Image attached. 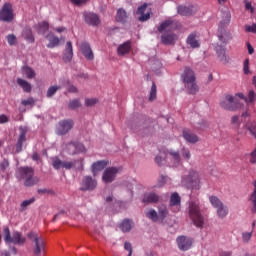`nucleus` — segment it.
Listing matches in <instances>:
<instances>
[{
	"mask_svg": "<svg viewBox=\"0 0 256 256\" xmlns=\"http://www.w3.org/2000/svg\"><path fill=\"white\" fill-rule=\"evenodd\" d=\"M173 29H179V24L172 19H168L158 26L159 33H162L161 41L164 45H173L177 41V35L173 33Z\"/></svg>",
	"mask_w": 256,
	"mask_h": 256,
	"instance_id": "nucleus-1",
	"label": "nucleus"
},
{
	"mask_svg": "<svg viewBox=\"0 0 256 256\" xmlns=\"http://www.w3.org/2000/svg\"><path fill=\"white\" fill-rule=\"evenodd\" d=\"M239 99H244L243 93H237L235 96L226 94L220 100L219 105L225 111H239V109H243V104Z\"/></svg>",
	"mask_w": 256,
	"mask_h": 256,
	"instance_id": "nucleus-2",
	"label": "nucleus"
},
{
	"mask_svg": "<svg viewBox=\"0 0 256 256\" xmlns=\"http://www.w3.org/2000/svg\"><path fill=\"white\" fill-rule=\"evenodd\" d=\"M181 185L186 189L192 191H199L201 189V176L195 169H190L185 175L182 176Z\"/></svg>",
	"mask_w": 256,
	"mask_h": 256,
	"instance_id": "nucleus-3",
	"label": "nucleus"
},
{
	"mask_svg": "<svg viewBox=\"0 0 256 256\" xmlns=\"http://www.w3.org/2000/svg\"><path fill=\"white\" fill-rule=\"evenodd\" d=\"M155 162L158 165H163L166 162L170 167H179V165H181V156L179 155V151L175 150L160 152V154L156 156Z\"/></svg>",
	"mask_w": 256,
	"mask_h": 256,
	"instance_id": "nucleus-4",
	"label": "nucleus"
},
{
	"mask_svg": "<svg viewBox=\"0 0 256 256\" xmlns=\"http://www.w3.org/2000/svg\"><path fill=\"white\" fill-rule=\"evenodd\" d=\"M189 217L196 227H203L204 218L201 215L199 200H191L189 202Z\"/></svg>",
	"mask_w": 256,
	"mask_h": 256,
	"instance_id": "nucleus-5",
	"label": "nucleus"
},
{
	"mask_svg": "<svg viewBox=\"0 0 256 256\" xmlns=\"http://www.w3.org/2000/svg\"><path fill=\"white\" fill-rule=\"evenodd\" d=\"M182 79L185 84V88L187 89L188 93H190V95H195V93L199 91V88L195 83V73L193 72V70H191V68L184 69Z\"/></svg>",
	"mask_w": 256,
	"mask_h": 256,
	"instance_id": "nucleus-6",
	"label": "nucleus"
},
{
	"mask_svg": "<svg viewBox=\"0 0 256 256\" xmlns=\"http://www.w3.org/2000/svg\"><path fill=\"white\" fill-rule=\"evenodd\" d=\"M52 165L54 167V169H73V167H75V169L78 170H83V158L71 162V161H61V159H59L58 157H54L52 158Z\"/></svg>",
	"mask_w": 256,
	"mask_h": 256,
	"instance_id": "nucleus-7",
	"label": "nucleus"
},
{
	"mask_svg": "<svg viewBox=\"0 0 256 256\" xmlns=\"http://www.w3.org/2000/svg\"><path fill=\"white\" fill-rule=\"evenodd\" d=\"M18 174L20 179H24V185L26 187H33V185H37L39 183V178L37 176H33V168L22 167L18 169Z\"/></svg>",
	"mask_w": 256,
	"mask_h": 256,
	"instance_id": "nucleus-8",
	"label": "nucleus"
},
{
	"mask_svg": "<svg viewBox=\"0 0 256 256\" xmlns=\"http://www.w3.org/2000/svg\"><path fill=\"white\" fill-rule=\"evenodd\" d=\"M28 239L34 241L33 253L36 256H41L42 253H45V240L36 232H30L27 235Z\"/></svg>",
	"mask_w": 256,
	"mask_h": 256,
	"instance_id": "nucleus-9",
	"label": "nucleus"
},
{
	"mask_svg": "<svg viewBox=\"0 0 256 256\" xmlns=\"http://www.w3.org/2000/svg\"><path fill=\"white\" fill-rule=\"evenodd\" d=\"M4 241L5 243H13L14 245H23L27 239L20 232H13L11 237V231L9 227L4 228Z\"/></svg>",
	"mask_w": 256,
	"mask_h": 256,
	"instance_id": "nucleus-10",
	"label": "nucleus"
},
{
	"mask_svg": "<svg viewBox=\"0 0 256 256\" xmlns=\"http://www.w3.org/2000/svg\"><path fill=\"white\" fill-rule=\"evenodd\" d=\"M15 19V13L13 12V6L9 3L3 5L0 10V20L4 23H11Z\"/></svg>",
	"mask_w": 256,
	"mask_h": 256,
	"instance_id": "nucleus-11",
	"label": "nucleus"
},
{
	"mask_svg": "<svg viewBox=\"0 0 256 256\" xmlns=\"http://www.w3.org/2000/svg\"><path fill=\"white\" fill-rule=\"evenodd\" d=\"M158 219L159 223H163V225H171L173 216L169 214V209H167V206L160 205L158 207Z\"/></svg>",
	"mask_w": 256,
	"mask_h": 256,
	"instance_id": "nucleus-12",
	"label": "nucleus"
},
{
	"mask_svg": "<svg viewBox=\"0 0 256 256\" xmlns=\"http://www.w3.org/2000/svg\"><path fill=\"white\" fill-rule=\"evenodd\" d=\"M64 151L69 155H77V153H85V146L79 142H71L62 146Z\"/></svg>",
	"mask_w": 256,
	"mask_h": 256,
	"instance_id": "nucleus-13",
	"label": "nucleus"
},
{
	"mask_svg": "<svg viewBox=\"0 0 256 256\" xmlns=\"http://www.w3.org/2000/svg\"><path fill=\"white\" fill-rule=\"evenodd\" d=\"M169 205L173 213L181 211V196L177 192L171 194Z\"/></svg>",
	"mask_w": 256,
	"mask_h": 256,
	"instance_id": "nucleus-14",
	"label": "nucleus"
},
{
	"mask_svg": "<svg viewBox=\"0 0 256 256\" xmlns=\"http://www.w3.org/2000/svg\"><path fill=\"white\" fill-rule=\"evenodd\" d=\"M119 173L118 167H110L107 168L102 176V179L104 183H112V181H115V177H117V174Z\"/></svg>",
	"mask_w": 256,
	"mask_h": 256,
	"instance_id": "nucleus-15",
	"label": "nucleus"
},
{
	"mask_svg": "<svg viewBox=\"0 0 256 256\" xmlns=\"http://www.w3.org/2000/svg\"><path fill=\"white\" fill-rule=\"evenodd\" d=\"M176 243L180 251H189V249H191V245H193V240L186 236H179L176 239Z\"/></svg>",
	"mask_w": 256,
	"mask_h": 256,
	"instance_id": "nucleus-16",
	"label": "nucleus"
},
{
	"mask_svg": "<svg viewBox=\"0 0 256 256\" xmlns=\"http://www.w3.org/2000/svg\"><path fill=\"white\" fill-rule=\"evenodd\" d=\"M97 187V181L91 176H85L82 180L80 189L82 191H93Z\"/></svg>",
	"mask_w": 256,
	"mask_h": 256,
	"instance_id": "nucleus-17",
	"label": "nucleus"
},
{
	"mask_svg": "<svg viewBox=\"0 0 256 256\" xmlns=\"http://www.w3.org/2000/svg\"><path fill=\"white\" fill-rule=\"evenodd\" d=\"M73 129V120H62L59 122L57 127L58 135H65Z\"/></svg>",
	"mask_w": 256,
	"mask_h": 256,
	"instance_id": "nucleus-18",
	"label": "nucleus"
},
{
	"mask_svg": "<svg viewBox=\"0 0 256 256\" xmlns=\"http://www.w3.org/2000/svg\"><path fill=\"white\" fill-rule=\"evenodd\" d=\"M106 203H108V205H111L112 203V207H114L115 209H118V211L127 209V207H129V203L117 201V199L113 198V195L106 197Z\"/></svg>",
	"mask_w": 256,
	"mask_h": 256,
	"instance_id": "nucleus-19",
	"label": "nucleus"
},
{
	"mask_svg": "<svg viewBox=\"0 0 256 256\" xmlns=\"http://www.w3.org/2000/svg\"><path fill=\"white\" fill-rule=\"evenodd\" d=\"M62 59L64 63H71L73 59V44L69 41L66 43Z\"/></svg>",
	"mask_w": 256,
	"mask_h": 256,
	"instance_id": "nucleus-20",
	"label": "nucleus"
},
{
	"mask_svg": "<svg viewBox=\"0 0 256 256\" xmlns=\"http://www.w3.org/2000/svg\"><path fill=\"white\" fill-rule=\"evenodd\" d=\"M27 129L20 127V135L16 144V153H21L23 151V143L26 141Z\"/></svg>",
	"mask_w": 256,
	"mask_h": 256,
	"instance_id": "nucleus-21",
	"label": "nucleus"
},
{
	"mask_svg": "<svg viewBox=\"0 0 256 256\" xmlns=\"http://www.w3.org/2000/svg\"><path fill=\"white\" fill-rule=\"evenodd\" d=\"M137 15H141L139 21H148L151 17V10L147 9V4H143L137 10Z\"/></svg>",
	"mask_w": 256,
	"mask_h": 256,
	"instance_id": "nucleus-22",
	"label": "nucleus"
},
{
	"mask_svg": "<svg viewBox=\"0 0 256 256\" xmlns=\"http://www.w3.org/2000/svg\"><path fill=\"white\" fill-rule=\"evenodd\" d=\"M217 35L220 43H223V45H227V43H229V41L233 39V36H231V32L227 30H218Z\"/></svg>",
	"mask_w": 256,
	"mask_h": 256,
	"instance_id": "nucleus-23",
	"label": "nucleus"
},
{
	"mask_svg": "<svg viewBox=\"0 0 256 256\" xmlns=\"http://www.w3.org/2000/svg\"><path fill=\"white\" fill-rule=\"evenodd\" d=\"M229 23H231V13L225 12L222 16V20L219 23L218 31L227 30V27H229Z\"/></svg>",
	"mask_w": 256,
	"mask_h": 256,
	"instance_id": "nucleus-24",
	"label": "nucleus"
},
{
	"mask_svg": "<svg viewBox=\"0 0 256 256\" xmlns=\"http://www.w3.org/2000/svg\"><path fill=\"white\" fill-rule=\"evenodd\" d=\"M161 197L155 192H148L144 194L143 203H159Z\"/></svg>",
	"mask_w": 256,
	"mask_h": 256,
	"instance_id": "nucleus-25",
	"label": "nucleus"
},
{
	"mask_svg": "<svg viewBox=\"0 0 256 256\" xmlns=\"http://www.w3.org/2000/svg\"><path fill=\"white\" fill-rule=\"evenodd\" d=\"M84 19H85L86 23H88L89 25H99V23H101V21L99 20V16H97V14L91 13V12L85 13Z\"/></svg>",
	"mask_w": 256,
	"mask_h": 256,
	"instance_id": "nucleus-26",
	"label": "nucleus"
},
{
	"mask_svg": "<svg viewBox=\"0 0 256 256\" xmlns=\"http://www.w3.org/2000/svg\"><path fill=\"white\" fill-rule=\"evenodd\" d=\"M187 44L192 48V49H197L199 47V36H197V33L193 32L191 33L188 38H187Z\"/></svg>",
	"mask_w": 256,
	"mask_h": 256,
	"instance_id": "nucleus-27",
	"label": "nucleus"
},
{
	"mask_svg": "<svg viewBox=\"0 0 256 256\" xmlns=\"http://www.w3.org/2000/svg\"><path fill=\"white\" fill-rule=\"evenodd\" d=\"M130 51H131V41L124 42L117 49V53L120 57H123V55H127V53H129Z\"/></svg>",
	"mask_w": 256,
	"mask_h": 256,
	"instance_id": "nucleus-28",
	"label": "nucleus"
},
{
	"mask_svg": "<svg viewBox=\"0 0 256 256\" xmlns=\"http://www.w3.org/2000/svg\"><path fill=\"white\" fill-rule=\"evenodd\" d=\"M108 164L105 160H100L92 164V173L93 175H97L99 171H103L106 165Z\"/></svg>",
	"mask_w": 256,
	"mask_h": 256,
	"instance_id": "nucleus-29",
	"label": "nucleus"
},
{
	"mask_svg": "<svg viewBox=\"0 0 256 256\" xmlns=\"http://www.w3.org/2000/svg\"><path fill=\"white\" fill-rule=\"evenodd\" d=\"M81 51L89 61L93 60V51L91 50V47L87 43H83L81 45Z\"/></svg>",
	"mask_w": 256,
	"mask_h": 256,
	"instance_id": "nucleus-30",
	"label": "nucleus"
},
{
	"mask_svg": "<svg viewBox=\"0 0 256 256\" xmlns=\"http://www.w3.org/2000/svg\"><path fill=\"white\" fill-rule=\"evenodd\" d=\"M183 137H184L185 141H187L188 143H197V141H199V137H197V135L191 133V131H189V130H185L183 132Z\"/></svg>",
	"mask_w": 256,
	"mask_h": 256,
	"instance_id": "nucleus-31",
	"label": "nucleus"
},
{
	"mask_svg": "<svg viewBox=\"0 0 256 256\" xmlns=\"http://www.w3.org/2000/svg\"><path fill=\"white\" fill-rule=\"evenodd\" d=\"M46 39L49 41V43L47 44V47L49 49H53V48L57 47V45H59V38H57L53 34H48L46 36Z\"/></svg>",
	"mask_w": 256,
	"mask_h": 256,
	"instance_id": "nucleus-32",
	"label": "nucleus"
},
{
	"mask_svg": "<svg viewBox=\"0 0 256 256\" xmlns=\"http://www.w3.org/2000/svg\"><path fill=\"white\" fill-rule=\"evenodd\" d=\"M255 225L256 221L254 220L252 222V229L250 232H243L242 233V241L243 243H249L251 241V238L253 237V231H255Z\"/></svg>",
	"mask_w": 256,
	"mask_h": 256,
	"instance_id": "nucleus-33",
	"label": "nucleus"
},
{
	"mask_svg": "<svg viewBox=\"0 0 256 256\" xmlns=\"http://www.w3.org/2000/svg\"><path fill=\"white\" fill-rule=\"evenodd\" d=\"M120 229L123 231V233H127L133 229V222L129 219H125L120 224Z\"/></svg>",
	"mask_w": 256,
	"mask_h": 256,
	"instance_id": "nucleus-34",
	"label": "nucleus"
},
{
	"mask_svg": "<svg viewBox=\"0 0 256 256\" xmlns=\"http://www.w3.org/2000/svg\"><path fill=\"white\" fill-rule=\"evenodd\" d=\"M179 15L187 17L189 15H193V7L179 6L177 8Z\"/></svg>",
	"mask_w": 256,
	"mask_h": 256,
	"instance_id": "nucleus-35",
	"label": "nucleus"
},
{
	"mask_svg": "<svg viewBox=\"0 0 256 256\" xmlns=\"http://www.w3.org/2000/svg\"><path fill=\"white\" fill-rule=\"evenodd\" d=\"M22 75H24V77H27V79H34L36 74L35 70H33L31 67L24 66L22 67Z\"/></svg>",
	"mask_w": 256,
	"mask_h": 256,
	"instance_id": "nucleus-36",
	"label": "nucleus"
},
{
	"mask_svg": "<svg viewBox=\"0 0 256 256\" xmlns=\"http://www.w3.org/2000/svg\"><path fill=\"white\" fill-rule=\"evenodd\" d=\"M146 217L150 219V221H153L154 223L159 222V213L155 211L154 209H150L146 212Z\"/></svg>",
	"mask_w": 256,
	"mask_h": 256,
	"instance_id": "nucleus-37",
	"label": "nucleus"
},
{
	"mask_svg": "<svg viewBox=\"0 0 256 256\" xmlns=\"http://www.w3.org/2000/svg\"><path fill=\"white\" fill-rule=\"evenodd\" d=\"M17 83L20 87H22V89H23V91H25V93H31V84L29 82H27L26 80H23L21 78H18Z\"/></svg>",
	"mask_w": 256,
	"mask_h": 256,
	"instance_id": "nucleus-38",
	"label": "nucleus"
},
{
	"mask_svg": "<svg viewBox=\"0 0 256 256\" xmlns=\"http://www.w3.org/2000/svg\"><path fill=\"white\" fill-rule=\"evenodd\" d=\"M217 215L220 219H225V217L229 215V209H227V207L222 204V206L217 208Z\"/></svg>",
	"mask_w": 256,
	"mask_h": 256,
	"instance_id": "nucleus-39",
	"label": "nucleus"
},
{
	"mask_svg": "<svg viewBox=\"0 0 256 256\" xmlns=\"http://www.w3.org/2000/svg\"><path fill=\"white\" fill-rule=\"evenodd\" d=\"M243 97L244 98H240V99H243V101H245V103L247 105H251V103H255L256 95H255V92L253 90L249 91L247 98L245 97L244 94H243Z\"/></svg>",
	"mask_w": 256,
	"mask_h": 256,
	"instance_id": "nucleus-40",
	"label": "nucleus"
},
{
	"mask_svg": "<svg viewBox=\"0 0 256 256\" xmlns=\"http://www.w3.org/2000/svg\"><path fill=\"white\" fill-rule=\"evenodd\" d=\"M22 37H24V39L28 41V43H33V41H35V38L33 37V33L29 28L24 29L22 33Z\"/></svg>",
	"mask_w": 256,
	"mask_h": 256,
	"instance_id": "nucleus-41",
	"label": "nucleus"
},
{
	"mask_svg": "<svg viewBox=\"0 0 256 256\" xmlns=\"http://www.w3.org/2000/svg\"><path fill=\"white\" fill-rule=\"evenodd\" d=\"M125 19H127V12H125L123 9H119L117 11L116 21L119 23H125Z\"/></svg>",
	"mask_w": 256,
	"mask_h": 256,
	"instance_id": "nucleus-42",
	"label": "nucleus"
},
{
	"mask_svg": "<svg viewBox=\"0 0 256 256\" xmlns=\"http://www.w3.org/2000/svg\"><path fill=\"white\" fill-rule=\"evenodd\" d=\"M209 201L212 207H215V209H218L223 205V202H221V200L217 196H210Z\"/></svg>",
	"mask_w": 256,
	"mask_h": 256,
	"instance_id": "nucleus-43",
	"label": "nucleus"
},
{
	"mask_svg": "<svg viewBox=\"0 0 256 256\" xmlns=\"http://www.w3.org/2000/svg\"><path fill=\"white\" fill-rule=\"evenodd\" d=\"M250 201L252 203V213H256V181L254 182V190L250 196Z\"/></svg>",
	"mask_w": 256,
	"mask_h": 256,
	"instance_id": "nucleus-44",
	"label": "nucleus"
},
{
	"mask_svg": "<svg viewBox=\"0 0 256 256\" xmlns=\"http://www.w3.org/2000/svg\"><path fill=\"white\" fill-rule=\"evenodd\" d=\"M155 99H157V85L153 82L150 90L149 101H155Z\"/></svg>",
	"mask_w": 256,
	"mask_h": 256,
	"instance_id": "nucleus-45",
	"label": "nucleus"
},
{
	"mask_svg": "<svg viewBox=\"0 0 256 256\" xmlns=\"http://www.w3.org/2000/svg\"><path fill=\"white\" fill-rule=\"evenodd\" d=\"M246 128L250 131V134L253 135L256 139V122H249L246 124Z\"/></svg>",
	"mask_w": 256,
	"mask_h": 256,
	"instance_id": "nucleus-46",
	"label": "nucleus"
},
{
	"mask_svg": "<svg viewBox=\"0 0 256 256\" xmlns=\"http://www.w3.org/2000/svg\"><path fill=\"white\" fill-rule=\"evenodd\" d=\"M33 203H35V198H30L28 200H24L21 204V210L25 211V209H27L29 207V205H33Z\"/></svg>",
	"mask_w": 256,
	"mask_h": 256,
	"instance_id": "nucleus-47",
	"label": "nucleus"
},
{
	"mask_svg": "<svg viewBox=\"0 0 256 256\" xmlns=\"http://www.w3.org/2000/svg\"><path fill=\"white\" fill-rule=\"evenodd\" d=\"M59 89H61V86H50L47 90V97H53L55 93H57V91H59Z\"/></svg>",
	"mask_w": 256,
	"mask_h": 256,
	"instance_id": "nucleus-48",
	"label": "nucleus"
},
{
	"mask_svg": "<svg viewBox=\"0 0 256 256\" xmlns=\"http://www.w3.org/2000/svg\"><path fill=\"white\" fill-rule=\"evenodd\" d=\"M69 109H79V107H81V102L77 99H74L72 101H70V103L68 104Z\"/></svg>",
	"mask_w": 256,
	"mask_h": 256,
	"instance_id": "nucleus-49",
	"label": "nucleus"
},
{
	"mask_svg": "<svg viewBox=\"0 0 256 256\" xmlns=\"http://www.w3.org/2000/svg\"><path fill=\"white\" fill-rule=\"evenodd\" d=\"M217 55L220 61L227 62V54H225V49L217 50Z\"/></svg>",
	"mask_w": 256,
	"mask_h": 256,
	"instance_id": "nucleus-50",
	"label": "nucleus"
},
{
	"mask_svg": "<svg viewBox=\"0 0 256 256\" xmlns=\"http://www.w3.org/2000/svg\"><path fill=\"white\" fill-rule=\"evenodd\" d=\"M49 29V23L42 22L39 24L38 32L39 33H45Z\"/></svg>",
	"mask_w": 256,
	"mask_h": 256,
	"instance_id": "nucleus-51",
	"label": "nucleus"
},
{
	"mask_svg": "<svg viewBox=\"0 0 256 256\" xmlns=\"http://www.w3.org/2000/svg\"><path fill=\"white\" fill-rule=\"evenodd\" d=\"M7 39V42L10 44V45H16L17 44V37H15V35L13 34H10L6 37Z\"/></svg>",
	"mask_w": 256,
	"mask_h": 256,
	"instance_id": "nucleus-52",
	"label": "nucleus"
},
{
	"mask_svg": "<svg viewBox=\"0 0 256 256\" xmlns=\"http://www.w3.org/2000/svg\"><path fill=\"white\" fill-rule=\"evenodd\" d=\"M182 157L185 159V161H189V159H191V152L189 149H182Z\"/></svg>",
	"mask_w": 256,
	"mask_h": 256,
	"instance_id": "nucleus-53",
	"label": "nucleus"
},
{
	"mask_svg": "<svg viewBox=\"0 0 256 256\" xmlns=\"http://www.w3.org/2000/svg\"><path fill=\"white\" fill-rule=\"evenodd\" d=\"M96 104H97V99L95 98H87L85 100L86 107H93V105H96Z\"/></svg>",
	"mask_w": 256,
	"mask_h": 256,
	"instance_id": "nucleus-54",
	"label": "nucleus"
},
{
	"mask_svg": "<svg viewBox=\"0 0 256 256\" xmlns=\"http://www.w3.org/2000/svg\"><path fill=\"white\" fill-rule=\"evenodd\" d=\"M245 31L246 33H256V24L246 25Z\"/></svg>",
	"mask_w": 256,
	"mask_h": 256,
	"instance_id": "nucleus-55",
	"label": "nucleus"
},
{
	"mask_svg": "<svg viewBox=\"0 0 256 256\" xmlns=\"http://www.w3.org/2000/svg\"><path fill=\"white\" fill-rule=\"evenodd\" d=\"M243 71L245 75H249V73H251V71L249 70V59H246L244 61Z\"/></svg>",
	"mask_w": 256,
	"mask_h": 256,
	"instance_id": "nucleus-56",
	"label": "nucleus"
},
{
	"mask_svg": "<svg viewBox=\"0 0 256 256\" xmlns=\"http://www.w3.org/2000/svg\"><path fill=\"white\" fill-rule=\"evenodd\" d=\"M7 167H9V161L4 159L1 163H0V169L1 171H5V169H7Z\"/></svg>",
	"mask_w": 256,
	"mask_h": 256,
	"instance_id": "nucleus-57",
	"label": "nucleus"
},
{
	"mask_svg": "<svg viewBox=\"0 0 256 256\" xmlns=\"http://www.w3.org/2000/svg\"><path fill=\"white\" fill-rule=\"evenodd\" d=\"M3 123H9V117L5 114L0 115V124L3 125Z\"/></svg>",
	"mask_w": 256,
	"mask_h": 256,
	"instance_id": "nucleus-58",
	"label": "nucleus"
},
{
	"mask_svg": "<svg viewBox=\"0 0 256 256\" xmlns=\"http://www.w3.org/2000/svg\"><path fill=\"white\" fill-rule=\"evenodd\" d=\"M33 103H35V101L33 100V98H28L26 100H22V105H33Z\"/></svg>",
	"mask_w": 256,
	"mask_h": 256,
	"instance_id": "nucleus-59",
	"label": "nucleus"
},
{
	"mask_svg": "<svg viewBox=\"0 0 256 256\" xmlns=\"http://www.w3.org/2000/svg\"><path fill=\"white\" fill-rule=\"evenodd\" d=\"M241 117H242L241 121H244V123H245V121H249L250 114L248 111H245L242 113Z\"/></svg>",
	"mask_w": 256,
	"mask_h": 256,
	"instance_id": "nucleus-60",
	"label": "nucleus"
},
{
	"mask_svg": "<svg viewBox=\"0 0 256 256\" xmlns=\"http://www.w3.org/2000/svg\"><path fill=\"white\" fill-rule=\"evenodd\" d=\"M245 9H246L247 11H250V13H253V11H254L253 6L251 5V2H249V1H247V2L245 3Z\"/></svg>",
	"mask_w": 256,
	"mask_h": 256,
	"instance_id": "nucleus-61",
	"label": "nucleus"
},
{
	"mask_svg": "<svg viewBox=\"0 0 256 256\" xmlns=\"http://www.w3.org/2000/svg\"><path fill=\"white\" fill-rule=\"evenodd\" d=\"M231 122L233 123V125H239V116H233L231 118Z\"/></svg>",
	"mask_w": 256,
	"mask_h": 256,
	"instance_id": "nucleus-62",
	"label": "nucleus"
},
{
	"mask_svg": "<svg viewBox=\"0 0 256 256\" xmlns=\"http://www.w3.org/2000/svg\"><path fill=\"white\" fill-rule=\"evenodd\" d=\"M68 91L70 93H77V87L70 85V86H68Z\"/></svg>",
	"mask_w": 256,
	"mask_h": 256,
	"instance_id": "nucleus-63",
	"label": "nucleus"
},
{
	"mask_svg": "<svg viewBox=\"0 0 256 256\" xmlns=\"http://www.w3.org/2000/svg\"><path fill=\"white\" fill-rule=\"evenodd\" d=\"M220 256H231V252H229V251H222L220 253Z\"/></svg>",
	"mask_w": 256,
	"mask_h": 256,
	"instance_id": "nucleus-64",
	"label": "nucleus"
}]
</instances>
